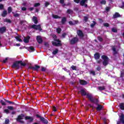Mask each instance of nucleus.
Wrapping results in <instances>:
<instances>
[{
  "label": "nucleus",
  "mask_w": 124,
  "mask_h": 124,
  "mask_svg": "<svg viewBox=\"0 0 124 124\" xmlns=\"http://www.w3.org/2000/svg\"><path fill=\"white\" fill-rule=\"evenodd\" d=\"M14 16H15V17H18V16H19V14H16L14 15Z\"/></svg>",
  "instance_id": "59"
},
{
  "label": "nucleus",
  "mask_w": 124,
  "mask_h": 124,
  "mask_svg": "<svg viewBox=\"0 0 124 124\" xmlns=\"http://www.w3.org/2000/svg\"><path fill=\"white\" fill-rule=\"evenodd\" d=\"M4 22H6L7 23H11V21L8 19H5Z\"/></svg>",
  "instance_id": "33"
},
{
  "label": "nucleus",
  "mask_w": 124,
  "mask_h": 124,
  "mask_svg": "<svg viewBox=\"0 0 124 124\" xmlns=\"http://www.w3.org/2000/svg\"><path fill=\"white\" fill-rule=\"evenodd\" d=\"M24 118V114H21L18 116L17 119V122H19V123H23V121H21V120H23Z\"/></svg>",
  "instance_id": "7"
},
{
  "label": "nucleus",
  "mask_w": 124,
  "mask_h": 124,
  "mask_svg": "<svg viewBox=\"0 0 124 124\" xmlns=\"http://www.w3.org/2000/svg\"><path fill=\"white\" fill-rule=\"evenodd\" d=\"M40 68V67L38 65H35L34 66H32L31 67V69L33 70H38V69Z\"/></svg>",
  "instance_id": "9"
},
{
  "label": "nucleus",
  "mask_w": 124,
  "mask_h": 124,
  "mask_svg": "<svg viewBox=\"0 0 124 124\" xmlns=\"http://www.w3.org/2000/svg\"><path fill=\"white\" fill-rule=\"evenodd\" d=\"M7 108L9 110H14V108L12 106H8Z\"/></svg>",
  "instance_id": "32"
},
{
  "label": "nucleus",
  "mask_w": 124,
  "mask_h": 124,
  "mask_svg": "<svg viewBox=\"0 0 124 124\" xmlns=\"http://www.w3.org/2000/svg\"><path fill=\"white\" fill-rule=\"evenodd\" d=\"M27 9L26 8V7H22V10H23V11H25V10H26Z\"/></svg>",
  "instance_id": "60"
},
{
  "label": "nucleus",
  "mask_w": 124,
  "mask_h": 124,
  "mask_svg": "<svg viewBox=\"0 0 124 124\" xmlns=\"http://www.w3.org/2000/svg\"><path fill=\"white\" fill-rule=\"evenodd\" d=\"M32 29H34L35 30H37L38 31H41V27L40 25H33L31 26Z\"/></svg>",
  "instance_id": "6"
},
{
  "label": "nucleus",
  "mask_w": 124,
  "mask_h": 124,
  "mask_svg": "<svg viewBox=\"0 0 124 124\" xmlns=\"http://www.w3.org/2000/svg\"><path fill=\"white\" fill-rule=\"evenodd\" d=\"M102 59L103 60V65H107L108 64V62H109V59L108 57L105 55L102 56Z\"/></svg>",
  "instance_id": "3"
},
{
  "label": "nucleus",
  "mask_w": 124,
  "mask_h": 124,
  "mask_svg": "<svg viewBox=\"0 0 124 124\" xmlns=\"http://www.w3.org/2000/svg\"><path fill=\"white\" fill-rule=\"evenodd\" d=\"M113 51V54H117V51H116V48L115 47L112 48Z\"/></svg>",
  "instance_id": "43"
},
{
  "label": "nucleus",
  "mask_w": 124,
  "mask_h": 124,
  "mask_svg": "<svg viewBox=\"0 0 124 124\" xmlns=\"http://www.w3.org/2000/svg\"><path fill=\"white\" fill-rule=\"evenodd\" d=\"M36 40L38 43H42V38L40 36H37Z\"/></svg>",
  "instance_id": "11"
},
{
  "label": "nucleus",
  "mask_w": 124,
  "mask_h": 124,
  "mask_svg": "<svg viewBox=\"0 0 124 124\" xmlns=\"http://www.w3.org/2000/svg\"><path fill=\"white\" fill-rule=\"evenodd\" d=\"M65 35H66V33H64L62 34V37H65Z\"/></svg>",
  "instance_id": "57"
},
{
  "label": "nucleus",
  "mask_w": 124,
  "mask_h": 124,
  "mask_svg": "<svg viewBox=\"0 0 124 124\" xmlns=\"http://www.w3.org/2000/svg\"><path fill=\"white\" fill-rule=\"evenodd\" d=\"M53 37L54 38V39H56V38H57V36L56 35H53Z\"/></svg>",
  "instance_id": "62"
},
{
  "label": "nucleus",
  "mask_w": 124,
  "mask_h": 124,
  "mask_svg": "<svg viewBox=\"0 0 124 124\" xmlns=\"http://www.w3.org/2000/svg\"><path fill=\"white\" fill-rule=\"evenodd\" d=\"M74 1L76 2V3H79V2H80V0H74Z\"/></svg>",
  "instance_id": "49"
},
{
  "label": "nucleus",
  "mask_w": 124,
  "mask_h": 124,
  "mask_svg": "<svg viewBox=\"0 0 124 124\" xmlns=\"http://www.w3.org/2000/svg\"><path fill=\"white\" fill-rule=\"evenodd\" d=\"M5 31H6V28L5 27H1L0 28V33H3V32H5Z\"/></svg>",
  "instance_id": "16"
},
{
  "label": "nucleus",
  "mask_w": 124,
  "mask_h": 124,
  "mask_svg": "<svg viewBox=\"0 0 124 124\" xmlns=\"http://www.w3.org/2000/svg\"><path fill=\"white\" fill-rule=\"evenodd\" d=\"M71 68L73 70H76V66H72Z\"/></svg>",
  "instance_id": "46"
},
{
  "label": "nucleus",
  "mask_w": 124,
  "mask_h": 124,
  "mask_svg": "<svg viewBox=\"0 0 124 124\" xmlns=\"http://www.w3.org/2000/svg\"><path fill=\"white\" fill-rule=\"evenodd\" d=\"M98 89H99V91H103L104 90H105V87L104 86L99 87Z\"/></svg>",
  "instance_id": "30"
},
{
  "label": "nucleus",
  "mask_w": 124,
  "mask_h": 124,
  "mask_svg": "<svg viewBox=\"0 0 124 124\" xmlns=\"http://www.w3.org/2000/svg\"><path fill=\"white\" fill-rule=\"evenodd\" d=\"M98 63H101V62H102V61H101V60H99L97 61Z\"/></svg>",
  "instance_id": "58"
},
{
  "label": "nucleus",
  "mask_w": 124,
  "mask_h": 124,
  "mask_svg": "<svg viewBox=\"0 0 124 124\" xmlns=\"http://www.w3.org/2000/svg\"><path fill=\"white\" fill-rule=\"evenodd\" d=\"M7 60H8V58H5L4 60H3V62H4V63H5V62H7Z\"/></svg>",
  "instance_id": "45"
},
{
  "label": "nucleus",
  "mask_w": 124,
  "mask_h": 124,
  "mask_svg": "<svg viewBox=\"0 0 124 124\" xmlns=\"http://www.w3.org/2000/svg\"><path fill=\"white\" fill-rule=\"evenodd\" d=\"M40 120L43 124H48V120L43 117H40Z\"/></svg>",
  "instance_id": "10"
},
{
  "label": "nucleus",
  "mask_w": 124,
  "mask_h": 124,
  "mask_svg": "<svg viewBox=\"0 0 124 124\" xmlns=\"http://www.w3.org/2000/svg\"><path fill=\"white\" fill-rule=\"evenodd\" d=\"M53 18H54V19H59L60 17V16H59L58 15H53L52 16Z\"/></svg>",
  "instance_id": "28"
},
{
  "label": "nucleus",
  "mask_w": 124,
  "mask_h": 124,
  "mask_svg": "<svg viewBox=\"0 0 124 124\" xmlns=\"http://www.w3.org/2000/svg\"><path fill=\"white\" fill-rule=\"evenodd\" d=\"M45 70H46L45 68H44V67L42 68V71H45Z\"/></svg>",
  "instance_id": "61"
},
{
  "label": "nucleus",
  "mask_w": 124,
  "mask_h": 124,
  "mask_svg": "<svg viewBox=\"0 0 124 124\" xmlns=\"http://www.w3.org/2000/svg\"><path fill=\"white\" fill-rule=\"evenodd\" d=\"M88 20V17L85 16L84 17V21H87Z\"/></svg>",
  "instance_id": "55"
},
{
  "label": "nucleus",
  "mask_w": 124,
  "mask_h": 124,
  "mask_svg": "<svg viewBox=\"0 0 124 124\" xmlns=\"http://www.w3.org/2000/svg\"><path fill=\"white\" fill-rule=\"evenodd\" d=\"M79 83L81 85H87V81L83 80H80Z\"/></svg>",
  "instance_id": "22"
},
{
  "label": "nucleus",
  "mask_w": 124,
  "mask_h": 124,
  "mask_svg": "<svg viewBox=\"0 0 124 124\" xmlns=\"http://www.w3.org/2000/svg\"><path fill=\"white\" fill-rule=\"evenodd\" d=\"M0 9H3V5L0 4Z\"/></svg>",
  "instance_id": "52"
},
{
  "label": "nucleus",
  "mask_w": 124,
  "mask_h": 124,
  "mask_svg": "<svg viewBox=\"0 0 124 124\" xmlns=\"http://www.w3.org/2000/svg\"><path fill=\"white\" fill-rule=\"evenodd\" d=\"M50 5V3H49V2H46V3H45V6L46 7H47V6H48V5Z\"/></svg>",
  "instance_id": "48"
},
{
  "label": "nucleus",
  "mask_w": 124,
  "mask_h": 124,
  "mask_svg": "<svg viewBox=\"0 0 124 124\" xmlns=\"http://www.w3.org/2000/svg\"><path fill=\"white\" fill-rule=\"evenodd\" d=\"M78 41V38H74L71 40V44H75V43H76Z\"/></svg>",
  "instance_id": "8"
},
{
  "label": "nucleus",
  "mask_w": 124,
  "mask_h": 124,
  "mask_svg": "<svg viewBox=\"0 0 124 124\" xmlns=\"http://www.w3.org/2000/svg\"><path fill=\"white\" fill-rule=\"evenodd\" d=\"M32 21L34 22V24H37V18L36 17L33 16Z\"/></svg>",
  "instance_id": "23"
},
{
  "label": "nucleus",
  "mask_w": 124,
  "mask_h": 124,
  "mask_svg": "<svg viewBox=\"0 0 124 124\" xmlns=\"http://www.w3.org/2000/svg\"><path fill=\"white\" fill-rule=\"evenodd\" d=\"M101 4H105L106 3V1L103 0L101 1Z\"/></svg>",
  "instance_id": "42"
},
{
  "label": "nucleus",
  "mask_w": 124,
  "mask_h": 124,
  "mask_svg": "<svg viewBox=\"0 0 124 124\" xmlns=\"http://www.w3.org/2000/svg\"><path fill=\"white\" fill-rule=\"evenodd\" d=\"M58 49H55L52 52L53 55H56L58 53Z\"/></svg>",
  "instance_id": "31"
},
{
  "label": "nucleus",
  "mask_w": 124,
  "mask_h": 124,
  "mask_svg": "<svg viewBox=\"0 0 124 124\" xmlns=\"http://www.w3.org/2000/svg\"><path fill=\"white\" fill-rule=\"evenodd\" d=\"M78 22L77 21L74 20L73 21H69V24L71 25V26H74V25H76Z\"/></svg>",
  "instance_id": "15"
},
{
  "label": "nucleus",
  "mask_w": 124,
  "mask_h": 124,
  "mask_svg": "<svg viewBox=\"0 0 124 124\" xmlns=\"http://www.w3.org/2000/svg\"><path fill=\"white\" fill-rule=\"evenodd\" d=\"M0 103L2 104V105H6V104H5V102H4V101L2 100H1Z\"/></svg>",
  "instance_id": "39"
},
{
  "label": "nucleus",
  "mask_w": 124,
  "mask_h": 124,
  "mask_svg": "<svg viewBox=\"0 0 124 124\" xmlns=\"http://www.w3.org/2000/svg\"><path fill=\"white\" fill-rule=\"evenodd\" d=\"M6 102H8V103H10V104L12 103V102L9 101L8 100H6Z\"/></svg>",
  "instance_id": "63"
},
{
  "label": "nucleus",
  "mask_w": 124,
  "mask_h": 124,
  "mask_svg": "<svg viewBox=\"0 0 124 124\" xmlns=\"http://www.w3.org/2000/svg\"><path fill=\"white\" fill-rule=\"evenodd\" d=\"M77 33L79 36V37H83L84 36V35L83 34V32H82V31L79 30L77 31Z\"/></svg>",
  "instance_id": "14"
},
{
  "label": "nucleus",
  "mask_w": 124,
  "mask_h": 124,
  "mask_svg": "<svg viewBox=\"0 0 124 124\" xmlns=\"http://www.w3.org/2000/svg\"><path fill=\"white\" fill-rule=\"evenodd\" d=\"M98 40L99 41H102V38H101V37H98Z\"/></svg>",
  "instance_id": "50"
},
{
  "label": "nucleus",
  "mask_w": 124,
  "mask_h": 124,
  "mask_svg": "<svg viewBox=\"0 0 124 124\" xmlns=\"http://www.w3.org/2000/svg\"><path fill=\"white\" fill-rule=\"evenodd\" d=\"M96 23H95V22L94 21H93V23H92L91 25V28H93L94 27V26H95V24Z\"/></svg>",
  "instance_id": "34"
},
{
  "label": "nucleus",
  "mask_w": 124,
  "mask_h": 124,
  "mask_svg": "<svg viewBox=\"0 0 124 124\" xmlns=\"http://www.w3.org/2000/svg\"><path fill=\"white\" fill-rule=\"evenodd\" d=\"M119 121H118L117 122V124H121V123H122V124H124V115L123 113H121V115H120V114H119Z\"/></svg>",
  "instance_id": "4"
},
{
  "label": "nucleus",
  "mask_w": 124,
  "mask_h": 124,
  "mask_svg": "<svg viewBox=\"0 0 124 124\" xmlns=\"http://www.w3.org/2000/svg\"><path fill=\"white\" fill-rule=\"evenodd\" d=\"M16 46H20V45H19V44H16Z\"/></svg>",
  "instance_id": "64"
},
{
  "label": "nucleus",
  "mask_w": 124,
  "mask_h": 124,
  "mask_svg": "<svg viewBox=\"0 0 124 124\" xmlns=\"http://www.w3.org/2000/svg\"><path fill=\"white\" fill-rule=\"evenodd\" d=\"M67 13H68L69 14H71L72 13V10L69 9L68 10Z\"/></svg>",
  "instance_id": "44"
},
{
  "label": "nucleus",
  "mask_w": 124,
  "mask_h": 124,
  "mask_svg": "<svg viewBox=\"0 0 124 124\" xmlns=\"http://www.w3.org/2000/svg\"><path fill=\"white\" fill-rule=\"evenodd\" d=\"M39 5H40V3H36L34 5V7H37V6H39Z\"/></svg>",
  "instance_id": "36"
},
{
  "label": "nucleus",
  "mask_w": 124,
  "mask_h": 124,
  "mask_svg": "<svg viewBox=\"0 0 124 124\" xmlns=\"http://www.w3.org/2000/svg\"><path fill=\"white\" fill-rule=\"evenodd\" d=\"M90 74H92V75H95V72L93 71H91Z\"/></svg>",
  "instance_id": "40"
},
{
  "label": "nucleus",
  "mask_w": 124,
  "mask_h": 124,
  "mask_svg": "<svg viewBox=\"0 0 124 124\" xmlns=\"http://www.w3.org/2000/svg\"><path fill=\"white\" fill-rule=\"evenodd\" d=\"M7 15V12L6 11H4L2 14V17H5Z\"/></svg>",
  "instance_id": "25"
},
{
  "label": "nucleus",
  "mask_w": 124,
  "mask_h": 124,
  "mask_svg": "<svg viewBox=\"0 0 124 124\" xmlns=\"http://www.w3.org/2000/svg\"><path fill=\"white\" fill-rule=\"evenodd\" d=\"M30 36H28L26 38H25L23 41L24 42H25V43H28V42H29V40H30Z\"/></svg>",
  "instance_id": "19"
},
{
  "label": "nucleus",
  "mask_w": 124,
  "mask_h": 124,
  "mask_svg": "<svg viewBox=\"0 0 124 124\" xmlns=\"http://www.w3.org/2000/svg\"><path fill=\"white\" fill-rule=\"evenodd\" d=\"M52 45L54 46H61V41L59 39L54 40L53 42H52Z\"/></svg>",
  "instance_id": "5"
},
{
  "label": "nucleus",
  "mask_w": 124,
  "mask_h": 124,
  "mask_svg": "<svg viewBox=\"0 0 124 124\" xmlns=\"http://www.w3.org/2000/svg\"><path fill=\"white\" fill-rule=\"evenodd\" d=\"M56 31L57 33H61V31H62V29H61L60 28H58L56 29Z\"/></svg>",
  "instance_id": "27"
},
{
  "label": "nucleus",
  "mask_w": 124,
  "mask_h": 124,
  "mask_svg": "<svg viewBox=\"0 0 124 124\" xmlns=\"http://www.w3.org/2000/svg\"><path fill=\"white\" fill-rule=\"evenodd\" d=\"M66 21V18H65V17L62 18V24H64Z\"/></svg>",
  "instance_id": "29"
},
{
  "label": "nucleus",
  "mask_w": 124,
  "mask_h": 124,
  "mask_svg": "<svg viewBox=\"0 0 124 124\" xmlns=\"http://www.w3.org/2000/svg\"><path fill=\"white\" fill-rule=\"evenodd\" d=\"M87 96L92 102H93L94 104L97 105V107L96 108L97 111H100V110L102 109V106L97 104L98 103V100H97V99L93 98V95L91 94H87Z\"/></svg>",
  "instance_id": "1"
},
{
  "label": "nucleus",
  "mask_w": 124,
  "mask_h": 124,
  "mask_svg": "<svg viewBox=\"0 0 124 124\" xmlns=\"http://www.w3.org/2000/svg\"><path fill=\"white\" fill-rule=\"evenodd\" d=\"M120 15L118 13H116L114 15H113V18H118V17H120Z\"/></svg>",
  "instance_id": "24"
},
{
  "label": "nucleus",
  "mask_w": 124,
  "mask_h": 124,
  "mask_svg": "<svg viewBox=\"0 0 124 124\" xmlns=\"http://www.w3.org/2000/svg\"><path fill=\"white\" fill-rule=\"evenodd\" d=\"M124 73L121 72V77H124Z\"/></svg>",
  "instance_id": "56"
},
{
  "label": "nucleus",
  "mask_w": 124,
  "mask_h": 124,
  "mask_svg": "<svg viewBox=\"0 0 124 124\" xmlns=\"http://www.w3.org/2000/svg\"><path fill=\"white\" fill-rule=\"evenodd\" d=\"M22 37L21 36L17 35L16 36V39L17 41H19V42H23V40H22Z\"/></svg>",
  "instance_id": "12"
},
{
  "label": "nucleus",
  "mask_w": 124,
  "mask_h": 124,
  "mask_svg": "<svg viewBox=\"0 0 124 124\" xmlns=\"http://www.w3.org/2000/svg\"><path fill=\"white\" fill-rule=\"evenodd\" d=\"M64 2V0H60V3L62 4H63V3Z\"/></svg>",
  "instance_id": "51"
},
{
  "label": "nucleus",
  "mask_w": 124,
  "mask_h": 124,
  "mask_svg": "<svg viewBox=\"0 0 124 124\" xmlns=\"http://www.w3.org/2000/svg\"><path fill=\"white\" fill-rule=\"evenodd\" d=\"M94 58L95 60H98L100 58V55L98 53H96L94 54Z\"/></svg>",
  "instance_id": "20"
},
{
  "label": "nucleus",
  "mask_w": 124,
  "mask_h": 124,
  "mask_svg": "<svg viewBox=\"0 0 124 124\" xmlns=\"http://www.w3.org/2000/svg\"><path fill=\"white\" fill-rule=\"evenodd\" d=\"M88 2V0H81L80 3L81 5L84 6L85 5V3H87Z\"/></svg>",
  "instance_id": "17"
},
{
  "label": "nucleus",
  "mask_w": 124,
  "mask_h": 124,
  "mask_svg": "<svg viewBox=\"0 0 124 124\" xmlns=\"http://www.w3.org/2000/svg\"><path fill=\"white\" fill-rule=\"evenodd\" d=\"M104 27H109V23H105L103 24Z\"/></svg>",
  "instance_id": "37"
},
{
  "label": "nucleus",
  "mask_w": 124,
  "mask_h": 124,
  "mask_svg": "<svg viewBox=\"0 0 124 124\" xmlns=\"http://www.w3.org/2000/svg\"><path fill=\"white\" fill-rule=\"evenodd\" d=\"M25 119L26 120L29 121V122H32V121H33V118H32V117H31L30 116H26V117H25Z\"/></svg>",
  "instance_id": "13"
},
{
  "label": "nucleus",
  "mask_w": 124,
  "mask_h": 124,
  "mask_svg": "<svg viewBox=\"0 0 124 124\" xmlns=\"http://www.w3.org/2000/svg\"><path fill=\"white\" fill-rule=\"evenodd\" d=\"M53 111H54V112H56L57 111V109H56V107H53Z\"/></svg>",
  "instance_id": "54"
},
{
  "label": "nucleus",
  "mask_w": 124,
  "mask_h": 124,
  "mask_svg": "<svg viewBox=\"0 0 124 124\" xmlns=\"http://www.w3.org/2000/svg\"><path fill=\"white\" fill-rule=\"evenodd\" d=\"M4 112L5 113H6V114H9V109H6L4 110Z\"/></svg>",
  "instance_id": "38"
},
{
  "label": "nucleus",
  "mask_w": 124,
  "mask_h": 124,
  "mask_svg": "<svg viewBox=\"0 0 124 124\" xmlns=\"http://www.w3.org/2000/svg\"><path fill=\"white\" fill-rule=\"evenodd\" d=\"M106 10L107 11H109V10H110V7H107L106 8Z\"/></svg>",
  "instance_id": "53"
},
{
  "label": "nucleus",
  "mask_w": 124,
  "mask_h": 124,
  "mask_svg": "<svg viewBox=\"0 0 124 124\" xmlns=\"http://www.w3.org/2000/svg\"><path fill=\"white\" fill-rule=\"evenodd\" d=\"M120 108L121 110H124V104L123 103H121L120 104Z\"/></svg>",
  "instance_id": "26"
},
{
  "label": "nucleus",
  "mask_w": 124,
  "mask_h": 124,
  "mask_svg": "<svg viewBox=\"0 0 124 124\" xmlns=\"http://www.w3.org/2000/svg\"><path fill=\"white\" fill-rule=\"evenodd\" d=\"M12 11V9L11 8V7H9L8 8V13H10Z\"/></svg>",
  "instance_id": "35"
},
{
  "label": "nucleus",
  "mask_w": 124,
  "mask_h": 124,
  "mask_svg": "<svg viewBox=\"0 0 124 124\" xmlns=\"http://www.w3.org/2000/svg\"><path fill=\"white\" fill-rule=\"evenodd\" d=\"M9 123V119H6L5 121V124H7Z\"/></svg>",
  "instance_id": "41"
},
{
  "label": "nucleus",
  "mask_w": 124,
  "mask_h": 124,
  "mask_svg": "<svg viewBox=\"0 0 124 124\" xmlns=\"http://www.w3.org/2000/svg\"><path fill=\"white\" fill-rule=\"evenodd\" d=\"M26 63L22 61H16L12 65L13 68H19L21 66H25Z\"/></svg>",
  "instance_id": "2"
},
{
  "label": "nucleus",
  "mask_w": 124,
  "mask_h": 124,
  "mask_svg": "<svg viewBox=\"0 0 124 124\" xmlns=\"http://www.w3.org/2000/svg\"><path fill=\"white\" fill-rule=\"evenodd\" d=\"M112 31H113V32H117V29L115 28H112Z\"/></svg>",
  "instance_id": "47"
},
{
  "label": "nucleus",
  "mask_w": 124,
  "mask_h": 124,
  "mask_svg": "<svg viewBox=\"0 0 124 124\" xmlns=\"http://www.w3.org/2000/svg\"><path fill=\"white\" fill-rule=\"evenodd\" d=\"M80 93H81L82 95H87V93H86V90L85 89H81L80 91Z\"/></svg>",
  "instance_id": "18"
},
{
  "label": "nucleus",
  "mask_w": 124,
  "mask_h": 124,
  "mask_svg": "<svg viewBox=\"0 0 124 124\" xmlns=\"http://www.w3.org/2000/svg\"><path fill=\"white\" fill-rule=\"evenodd\" d=\"M28 51L31 52H33L34 51V48L32 46H30L28 48Z\"/></svg>",
  "instance_id": "21"
}]
</instances>
